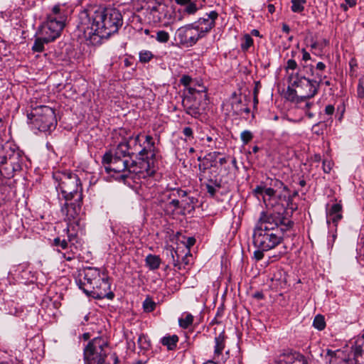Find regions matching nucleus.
Instances as JSON below:
<instances>
[{"instance_id":"f257e3e1","label":"nucleus","mask_w":364,"mask_h":364,"mask_svg":"<svg viewBox=\"0 0 364 364\" xmlns=\"http://www.w3.org/2000/svg\"><path fill=\"white\" fill-rule=\"evenodd\" d=\"M123 24L120 11L96 4H87L78 14L77 28L92 45H100L117 33Z\"/></svg>"},{"instance_id":"f03ea898","label":"nucleus","mask_w":364,"mask_h":364,"mask_svg":"<svg viewBox=\"0 0 364 364\" xmlns=\"http://www.w3.org/2000/svg\"><path fill=\"white\" fill-rule=\"evenodd\" d=\"M293 222L280 212H262L252 235L253 244L257 250L254 257L257 261L264 257V252L274 249L282 241L284 234L290 230Z\"/></svg>"},{"instance_id":"7ed1b4c3","label":"nucleus","mask_w":364,"mask_h":364,"mask_svg":"<svg viewBox=\"0 0 364 364\" xmlns=\"http://www.w3.org/2000/svg\"><path fill=\"white\" fill-rule=\"evenodd\" d=\"M125 144H118L114 153H106L102 158V163L107 173H122V177L133 179L145 178L153 176L155 167H150V162L136 161L127 155L128 149Z\"/></svg>"},{"instance_id":"20e7f679","label":"nucleus","mask_w":364,"mask_h":364,"mask_svg":"<svg viewBox=\"0 0 364 364\" xmlns=\"http://www.w3.org/2000/svg\"><path fill=\"white\" fill-rule=\"evenodd\" d=\"M61 212L69 223L77 219L82 203V187L78 176L72 172L55 173Z\"/></svg>"},{"instance_id":"39448f33","label":"nucleus","mask_w":364,"mask_h":364,"mask_svg":"<svg viewBox=\"0 0 364 364\" xmlns=\"http://www.w3.org/2000/svg\"><path fill=\"white\" fill-rule=\"evenodd\" d=\"M75 282L87 295L95 299H112L114 296L111 291L109 277L104 271L102 272L98 268L87 267L80 270Z\"/></svg>"},{"instance_id":"423d86ee","label":"nucleus","mask_w":364,"mask_h":364,"mask_svg":"<svg viewBox=\"0 0 364 364\" xmlns=\"http://www.w3.org/2000/svg\"><path fill=\"white\" fill-rule=\"evenodd\" d=\"M24 156L11 143H5L0 150V172L6 178H11L22 168Z\"/></svg>"},{"instance_id":"0eeeda50","label":"nucleus","mask_w":364,"mask_h":364,"mask_svg":"<svg viewBox=\"0 0 364 364\" xmlns=\"http://www.w3.org/2000/svg\"><path fill=\"white\" fill-rule=\"evenodd\" d=\"M72 11V9L65 4L54 5L47 14L46 21L42 28L45 29L46 33L48 32L58 38Z\"/></svg>"},{"instance_id":"6e6552de","label":"nucleus","mask_w":364,"mask_h":364,"mask_svg":"<svg viewBox=\"0 0 364 364\" xmlns=\"http://www.w3.org/2000/svg\"><path fill=\"white\" fill-rule=\"evenodd\" d=\"M325 77L326 76L323 77L320 73H316L315 79L310 80L296 73L289 75V82L291 87L297 89L300 100L303 101L311 98L317 94L320 85Z\"/></svg>"},{"instance_id":"1a4fd4ad","label":"nucleus","mask_w":364,"mask_h":364,"mask_svg":"<svg viewBox=\"0 0 364 364\" xmlns=\"http://www.w3.org/2000/svg\"><path fill=\"white\" fill-rule=\"evenodd\" d=\"M109 346L106 339L97 337L91 340L84 349L85 364H109L105 363L108 355Z\"/></svg>"},{"instance_id":"9d476101","label":"nucleus","mask_w":364,"mask_h":364,"mask_svg":"<svg viewBox=\"0 0 364 364\" xmlns=\"http://www.w3.org/2000/svg\"><path fill=\"white\" fill-rule=\"evenodd\" d=\"M28 117L35 128L43 132L54 129L57 124L55 111L48 106L43 105L34 108L33 112L28 114Z\"/></svg>"},{"instance_id":"9b49d317","label":"nucleus","mask_w":364,"mask_h":364,"mask_svg":"<svg viewBox=\"0 0 364 364\" xmlns=\"http://www.w3.org/2000/svg\"><path fill=\"white\" fill-rule=\"evenodd\" d=\"M187 192L181 188H172L165 191L161 198V206L165 214L173 217L180 215V198L186 196Z\"/></svg>"},{"instance_id":"f8f14e48","label":"nucleus","mask_w":364,"mask_h":364,"mask_svg":"<svg viewBox=\"0 0 364 364\" xmlns=\"http://www.w3.org/2000/svg\"><path fill=\"white\" fill-rule=\"evenodd\" d=\"M202 38L200 31L193 23H191L178 28L176 31L174 39L182 46L191 47L194 46Z\"/></svg>"},{"instance_id":"ddd939ff","label":"nucleus","mask_w":364,"mask_h":364,"mask_svg":"<svg viewBox=\"0 0 364 364\" xmlns=\"http://www.w3.org/2000/svg\"><path fill=\"white\" fill-rule=\"evenodd\" d=\"M218 18V12L211 11L210 13H206L203 17L200 18L193 23L200 31V36L203 38L205 37V35L215 26V21Z\"/></svg>"},{"instance_id":"4468645a","label":"nucleus","mask_w":364,"mask_h":364,"mask_svg":"<svg viewBox=\"0 0 364 364\" xmlns=\"http://www.w3.org/2000/svg\"><path fill=\"white\" fill-rule=\"evenodd\" d=\"M144 147L138 152L139 161H145L151 162L150 167H154V142L151 136L146 135L145 136V141L143 144Z\"/></svg>"},{"instance_id":"2eb2a0df","label":"nucleus","mask_w":364,"mask_h":364,"mask_svg":"<svg viewBox=\"0 0 364 364\" xmlns=\"http://www.w3.org/2000/svg\"><path fill=\"white\" fill-rule=\"evenodd\" d=\"M140 136L141 134H136V136H129L127 139H125L124 141L120 142L119 144H125L127 146L128 153L127 155L132 157L133 159L138 161L137 158L139 148L141 147L142 145L140 142Z\"/></svg>"},{"instance_id":"dca6fc26","label":"nucleus","mask_w":364,"mask_h":364,"mask_svg":"<svg viewBox=\"0 0 364 364\" xmlns=\"http://www.w3.org/2000/svg\"><path fill=\"white\" fill-rule=\"evenodd\" d=\"M41 36L36 38L34 43L32 46V50L34 52H42L44 50L45 44H48L55 41L58 37L54 36L53 34L46 33L45 29L41 28Z\"/></svg>"},{"instance_id":"f3484780","label":"nucleus","mask_w":364,"mask_h":364,"mask_svg":"<svg viewBox=\"0 0 364 364\" xmlns=\"http://www.w3.org/2000/svg\"><path fill=\"white\" fill-rule=\"evenodd\" d=\"M182 105L186 112L194 118H198L200 114V109L196 100L191 96H186L182 101Z\"/></svg>"},{"instance_id":"a211bd4d","label":"nucleus","mask_w":364,"mask_h":364,"mask_svg":"<svg viewBox=\"0 0 364 364\" xmlns=\"http://www.w3.org/2000/svg\"><path fill=\"white\" fill-rule=\"evenodd\" d=\"M220 154L218 151L210 152L203 158V162L198 165L200 174L205 173L207 169L216 166V161Z\"/></svg>"},{"instance_id":"6ab92c4d","label":"nucleus","mask_w":364,"mask_h":364,"mask_svg":"<svg viewBox=\"0 0 364 364\" xmlns=\"http://www.w3.org/2000/svg\"><path fill=\"white\" fill-rule=\"evenodd\" d=\"M342 206L340 203H335L327 210V223H332L335 227L339 220L343 218L342 216Z\"/></svg>"},{"instance_id":"aec40b11","label":"nucleus","mask_w":364,"mask_h":364,"mask_svg":"<svg viewBox=\"0 0 364 364\" xmlns=\"http://www.w3.org/2000/svg\"><path fill=\"white\" fill-rule=\"evenodd\" d=\"M196 203L197 199L193 196H188V194L184 198H180V215H185L187 213H190L193 211Z\"/></svg>"},{"instance_id":"412c9836","label":"nucleus","mask_w":364,"mask_h":364,"mask_svg":"<svg viewBox=\"0 0 364 364\" xmlns=\"http://www.w3.org/2000/svg\"><path fill=\"white\" fill-rule=\"evenodd\" d=\"M18 272V277L23 283H33L36 280L35 273H33L28 267L21 265L17 269Z\"/></svg>"},{"instance_id":"4be33fe9","label":"nucleus","mask_w":364,"mask_h":364,"mask_svg":"<svg viewBox=\"0 0 364 364\" xmlns=\"http://www.w3.org/2000/svg\"><path fill=\"white\" fill-rule=\"evenodd\" d=\"M226 336L225 331L220 332L215 337L214 358H218L223 353L225 346Z\"/></svg>"},{"instance_id":"5701e85b","label":"nucleus","mask_w":364,"mask_h":364,"mask_svg":"<svg viewBox=\"0 0 364 364\" xmlns=\"http://www.w3.org/2000/svg\"><path fill=\"white\" fill-rule=\"evenodd\" d=\"M145 262L150 270H156L159 268L161 260L159 256L149 254L146 257Z\"/></svg>"},{"instance_id":"b1692460","label":"nucleus","mask_w":364,"mask_h":364,"mask_svg":"<svg viewBox=\"0 0 364 364\" xmlns=\"http://www.w3.org/2000/svg\"><path fill=\"white\" fill-rule=\"evenodd\" d=\"M167 9L168 8L166 5H159L158 11L151 15L150 18H151L154 23H161L166 17Z\"/></svg>"},{"instance_id":"393cba45","label":"nucleus","mask_w":364,"mask_h":364,"mask_svg":"<svg viewBox=\"0 0 364 364\" xmlns=\"http://www.w3.org/2000/svg\"><path fill=\"white\" fill-rule=\"evenodd\" d=\"M178 341V337L176 335L166 336L161 338V343L163 346L167 347L168 350H173Z\"/></svg>"},{"instance_id":"a878e982","label":"nucleus","mask_w":364,"mask_h":364,"mask_svg":"<svg viewBox=\"0 0 364 364\" xmlns=\"http://www.w3.org/2000/svg\"><path fill=\"white\" fill-rule=\"evenodd\" d=\"M353 348L354 350V356L356 358L361 356L364 353V338H357Z\"/></svg>"},{"instance_id":"bb28decb","label":"nucleus","mask_w":364,"mask_h":364,"mask_svg":"<svg viewBox=\"0 0 364 364\" xmlns=\"http://www.w3.org/2000/svg\"><path fill=\"white\" fill-rule=\"evenodd\" d=\"M285 95L286 98L291 102H299V100L300 99L297 89L296 87H291L290 84L287 87V90Z\"/></svg>"},{"instance_id":"cd10ccee","label":"nucleus","mask_w":364,"mask_h":364,"mask_svg":"<svg viewBox=\"0 0 364 364\" xmlns=\"http://www.w3.org/2000/svg\"><path fill=\"white\" fill-rule=\"evenodd\" d=\"M193 321V316L191 314H186L183 317L179 318L178 322L181 327L187 328Z\"/></svg>"},{"instance_id":"c85d7f7f","label":"nucleus","mask_w":364,"mask_h":364,"mask_svg":"<svg viewBox=\"0 0 364 364\" xmlns=\"http://www.w3.org/2000/svg\"><path fill=\"white\" fill-rule=\"evenodd\" d=\"M137 343L141 349L145 350H149L151 346L149 340L148 339L147 336L144 334H141L139 336Z\"/></svg>"},{"instance_id":"c756f323","label":"nucleus","mask_w":364,"mask_h":364,"mask_svg":"<svg viewBox=\"0 0 364 364\" xmlns=\"http://www.w3.org/2000/svg\"><path fill=\"white\" fill-rule=\"evenodd\" d=\"M313 326L315 328L321 331L326 327L324 317L322 315H316L314 319Z\"/></svg>"},{"instance_id":"7c9ffc66","label":"nucleus","mask_w":364,"mask_h":364,"mask_svg":"<svg viewBox=\"0 0 364 364\" xmlns=\"http://www.w3.org/2000/svg\"><path fill=\"white\" fill-rule=\"evenodd\" d=\"M306 0H291V10L296 13L301 12L304 9Z\"/></svg>"},{"instance_id":"2f4dec72","label":"nucleus","mask_w":364,"mask_h":364,"mask_svg":"<svg viewBox=\"0 0 364 364\" xmlns=\"http://www.w3.org/2000/svg\"><path fill=\"white\" fill-rule=\"evenodd\" d=\"M155 38L158 42L165 43L168 41L170 36L168 32L161 30L156 32Z\"/></svg>"},{"instance_id":"473e14b6","label":"nucleus","mask_w":364,"mask_h":364,"mask_svg":"<svg viewBox=\"0 0 364 364\" xmlns=\"http://www.w3.org/2000/svg\"><path fill=\"white\" fill-rule=\"evenodd\" d=\"M154 57L152 53L149 50H141L139 53V61L141 63H148Z\"/></svg>"},{"instance_id":"72a5a7b5","label":"nucleus","mask_w":364,"mask_h":364,"mask_svg":"<svg viewBox=\"0 0 364 364\" xmlns=\"http://www.w3.org/2000/svg\"><path fill=\"white\" fill-rule=\"evenodd\" d=\"M156 303L150 298H146L143 302V308L144 311L151 312L154 310Z\"/></svg>"},{"instance_id":"f704fd0d","label":"nucleus","mask_w":364,"mask_h":364,"mask_svg":"<svg viewBox=\"0 0 364 364\" xmlns=\"http://www.w3.org/2000/svg\"><path fill=\"white\" fill-rule=\"evenodd\" d=\"M232 108L234 113L237 115H240L242 114V100L241 99L235 100L232 103Z\"/></svg>"},{"instance_id":"c9c22d12","label":"nucleus","mask_w":364,"mask_h":364,"mask_svg":"<svg viewBox=\"0 0 364 364\" xmlns=\"http://www.w3.org/2000/svg\"><path fill=\"white\" fill-rule=\"evenodd\" d=\"M264 193L266 196H269L268 200H267V199H266L265 196H263V197H262L264 203L267 205H268L270 203V200H272V197L274 196V194H275V191H274L273 188H267V187L265 186V189H264Z\"/></svg>"},{"instance_id":"e433bc0d","label":"nucleus","mask_w":364,"mask_h":364,"mask_svg":"<svg viewBox=\"0 0 364 364\" xmlns=\"http://www.w3.org/2000/svg\"><path fill=\"white\" fill-rule=\"evenodd\" d=\"M241 140L244 144H247L253 138L252 133L249 130H245L241 133Z\"/></svg>"},{"instance_id":"4c0bfd02","label":"nucleus","mask_w":364,"mask_h":364,"mask_svg":"<svg viewBox=\"0 0 364 364\" xmlns=\"http://www.w3.org/2000/svg\"><path fill=\"white\" fill-rule=\"evenodd\" d=\"M253 44V40L252 37L247 34L244 37V41L241 44V48L244 50H247Z\"/></svg>"},{"instance_id":"58836bf2","label":"nucleus","mask_w":364,"mask_h":364,"mask_svg":"<svg viewBox=\"0 0 364 364\" xmlns=\"http://www.w3.org/2000/svg\"><path fill=\"white\" fill-rule=\"evenodd\" d=\"M159 5H165L164 4L161 3L159 0H154L149 5L148 9L149 10V16L152 15L155 12L158 11Z\"/></svg>"},{"instance_id":"ea45409f","label":"nucleus","mask_w":364,"mask_h":364,"mask_svg":"<svg viewBox=\"0 0 364 364\" xmlns=\"http://www.w3.org/2000/svg\"><path fill=\"white\" fill-rule=\"evenodd\" d=\"M197 10L198 7L193 2H189L184 9L185 12L188 14H193L197 11Z\"/></svg>"},{"instance_id":"a19ab883","label":"nucleus","mask_w":364,"mask_h":364,"mask_svg":"<svg viewBox=\"0 0 364 364\" xmlns=\"http://www.w3.org/2000/svg\"><path fill=\"white\" fill-rule=\"evenodd\" d=\"M183 134L186 137L185 139L186 141L193 139L194 138L193 136V129L189 127H186L183 129Z\"/></svg>"},{"instance_id":"79ce46f5","label":"nucleus","mask_w":364,"mask_h":364,"mask_svg":"<svg viewBox=\"0 0 364 364\" xmlns=\"http://www.w3.org/2000/svg\"><path fill=\"white\" fill-rule=\"evenodd\" d=\"M264 189L265 186L263 183H261L260 185L256 186L252 193L255 196L259 198V196H263Z\"/></svg>"},{"instance_id":"37998d69","label":"nucleus","mask_w":364,"mask_h":364,"mask_svg":"<svg viewBox=\"0 0 364 364\" xmlns=\"http://www.w3.org/2000/svg\"><path fill=\"white\" fill-rule=\"evenodd\" d=\"M54 244L56 246H60L64 250L68 247L67 241L65 240H60L58 237L54 240Z\"/></svg>"},{"instance_id":"c03bdc74","label":"nucleus","mask_w":364,"mask_h":364,"mask_svg":"<svg viewBox=\"0 0 364 364\" xmlns=\"http://www.w3.org/2000/svg\"><path fill=\"white\" fill-rule=\"evenodd\" d=\"M297 67V63L296 62L293 60V59H289L287 63V67H286V69L287 70H295Z\"/></svg>"},{"instance_id":"a18cd8bd","label":"nucleus","mask_w":364,"mask_h":364,"mask_svg":"<svg viewBox=\"0 0 364 364\" xmlns=\"http://www.w3.org/2000/svg\"><path fill=\"white\" fill-rule=\"evenodd\" d=\"M311 49L318 50V52H321L323 50L322 45L318 41H313L311 44Z\"/></svg>"},{"instance_id":"49530a36","label":"nucleus","mask_w":364,"mask_h":364,"mask_svg":"<svg viewBox=\"0 0 364 364\" xmlns=\"http://www.w3.org/2000/svg\"><path fill=\"white\" fill-rule=\"evenodd\" d=\"M180 82L184 86H188L191 82V78L188 75H183L180 80Z\"/></svg>"},{"instance_id":"de8ad7c7","label":"nucleus","mask_w":364,"mask_h":364,"mask_svg":"<svg viewBox=\"0 0 364 364\" xmlns=\"http://www.w3.org/2000/svg\"><path fill=\"white\" fill-rule=\"evenodd\" d=\"M205 187L207 192L210 194V196L213 197L216 193V188L210 184H206Z\"/></svg>"},{"instance_id":"09e8293b","label":"nucleus","mask_w":364,"mask_h":364,"mask_svg":"<svg viewBox=\"0 0 364 364\" xmlns=\"http://www.w3.org/2000/svg\"><path fill=\"white\" fill-rule=\"evenodd\" d=\"M334 110V106L332 105H328L325 107L324 112L326 114L331 116L333 114Z\"/></svg>"},{"instance_id":"8fccbe9b","label":"nucleus","mask_w":364,"mask_h":364,"mask_svg":"<svg viewBox=\"0 0 364 364\" xmlns=\"http://www.w3.org/2000/svg\"><path fill=\"white\" fill-rule=\"evenodd\" d=\"M323 169L325 173H329L331 170V164L330 161H323Z\"/></svg>"},{"instance_id":"3c124183","label":"nucleus","mask_w":364,"mask_h":364,"mask_svg":"<svg viewBox=\"0 0 364 364\" xmlns=\"http://www.w3.org/2000/svg\"><path fill=\"white\" fill-rule=\"evenodd\" d=\"M320 123H317L316 124H314L313 127H312V132L314 133V134H316L317 135H320L321 134H323V131L322 129H321L319 128L320 127Z\"/></svg>"},{"instance_id":"603ef678","label":"nucleus","mask_w":364,"mask_h":364,"mask_svg":"<svg viewBox=\"0 0 364 364\" xmlns=\"http://www.w3.org/2000/svg\"><path fill=\"white\" fill-rule=\"evenodd\" d=\"M196 243V239L193 237H189L187 238L186 241V247L188 248H191L193 247Z\"/></svg>"},{"instance_id":"864d4df0","label":"nucleus","mask_w":364,"mask_h":364,"mask_svg":"<svg viewBox=\"0 0 364 364\" xmlns=\"http://www.w3.org/2000/svg\"><path fill=\"white\" fill-rule=\"evenodd\" d=\"M358 97L360 98L364 97V87L362 85H358Z\"/></svg>"},{"instance_id":"5fc2aeb1","label":"nucleus","mask_w":364,"mask_h":364,"mask_svg":"<svg viewBox=\"0 0 364 364\" xmlns=\"http://www.w3.org/2000/svg\"><path fill=\"white\" fill-rule=\"evenodd\" d=\"M302 54H303V55H302L303 60L307 61L311 59L310 54L305 49H302Z\"/></svg>"},{"instance_id":"6e6d98bb","label":"nucleus","mask_w":364,"mask_h":364,"mask_svg":"<svg viewBox=\"0 0 364 364\" xmlns=\"http://www.w3.org/2000/svg\"><path fill=\"white\" fill-rule=\"evenodd\" d=\"M336 351L331 350L330 349H328L326 351V357L329 356L331 358L329 359L330 363H331L333 361L332 358H334L336 356Z\"/></svg>"},{"instance_id":"4d7b16f0","label":"nucleus","mask_w":364,"mask_h":364,"mask_svg":"<svg viewBox=\"0 0 364 364\" xmlns=\"http://www.w3.org/2000/svg\"><path fill=\"white\" fill-rule=\"evenodd\" d=\"M281 257H282L281 252L279 254H277V255H274L269 257V262H273L277 261Z\"/></svg>"},{"instance_id":"13d9d810","label":"nucleus","mask_w":364,"mask_h":364,"mask_svg":"<svg viewBox=\"0 0 364 364\" xmlns=\"http://www.w3.org/2000/svg\"><path fill=\"white\" fill-rule=\"evenodd\" d=\"M326 68V65L322 62H318L316 64V69L318 71H323Z\"/></svg>"},{"instance_id":"bf43d9fd","label":"nucleus","mask_w":364,"mask_h":364,"mask_svg":"<svg viewBox=\"0 0 364 364\" xmlns=\"http://www.w3.org/2000/svg\"><path fill=\"white\" fill-rule=\"evenodd\" d=\"M345 1L350 7H353L357 4V0H345Z\"/></svg>"},{"instance_id":"052dcab7","label":"nucleus","mask_w":364,"mask_h":364,"mask_svg":"<svg viewBox=\"0 0 364 364\" xmlns=\"http://www.w3.org/2000/svg\"><path fill=\"white\" fill-rule=\"evenodd\" d=\"M282 31L286 33H289V31H290V28H289V26L286 24V23H283L282 25Z\"/></svg>"},{"instance_id":"680f3d73","label":"nucleus","mask_w":364,"mask_h":364,"mask_svg":"<svg viewBox=\"0 0 364 364\" xmlns=\"http://www.w3.org/2000/svg\"><path fill=\"white\" fill-rule=\"evenodd\" d=\"M268 11L270 14H273L275 11V7L273 4H269L267 6Z\"/></svg>"},{"instance_id":"e2e57ef3","label":"nucleus","mask_w":364,"mask_h":364,"mask_svg":"<svg viewBox=\"0 0 364 364\" xmlns=\"http://www.w3.org/2000/svg\"><path fill=\"white\" fill-rule=\"evenodd\" d=\"M178 4L184 5L191 1V0H175Z\"/></svg>"},{"instance_id":"0e129e2a","label":"nucleus","mask_w":364,"mask_h":364,"mask_svg":"<svg viewBox=\"0 0 364 364\" xmlns=\"http://www.w3.org/2000/svg\"><path fill=\"white\" fill-rule=\"evenodd\" d=\"M227 161H228V160L225 157H223L219 159V163L220 164V165H223V164H226Z\"/></svg>"},{"instance_id":"69168bd1","label":"nucleus","mask_w":364,"mask_h":364,"mask_svg":"<svg viewBox=\"0 0 364 364\" xmlns=\"http://www.w3.org/2000/svg\"><path fill=\"white\" fill-rule=\"evenodd\" d=\"M111 356L114 359V364H117L119 360H118V358H117V355L115 353H113Z\"/></svg>"},{"instance_id":"338daca9","label":"nucleus","mask_w":364,"mask_h":364,"mask_svg":"<svg viewBox=\"0 0 364 364\" xmlns=\"http://www.w3.org/2000/svg\"><path fill=\"white\" fill-rule=\"evenodd\" d=\"M319 43L322 45V46L323 48L328 44V41L323 39L321 42H319Z\"/></svg>"},{"instance_id":"774afa93","label":"nucleus","mask_w":364,"mask_h":364,"mask_svg":"<svg viewBox=\"0 0 364 364\" xmlns=\"http://www.w3.org/2000/svg\"><path fill=\"white\" fill-rule=\"evenodd\" d=\"M245 112L246 114H249L250 112V109L249 107H242V113Z\"/></svg>"}]
</instances>
